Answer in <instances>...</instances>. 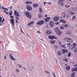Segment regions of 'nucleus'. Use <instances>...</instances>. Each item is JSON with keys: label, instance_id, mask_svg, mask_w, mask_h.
I'll list each match as a JSON object with an SVG mask.
<instances>
[{"label": "nucleus", "instance_id": "3c124183", "mask_svg": "<svg viewBox=\"0 0 77 77\" xmlns=\"http://www.w3.org/2000/svg\"><path fill=\"white\" fill-rule=\"evenodd\" d=\"M37 33H41V32L39 31H37Z\"/></svg>", "mask_w": 77, "mask_h": 77}, {"label": "nucleus", "instance_id": "864d4df0", "mask_svg": "<svg viewBox=\"0 0 77 77\" xmlns=\"http://www.w3.org/2000/svg\"><path fill=\"white\" fill-rule=\"evenodd\" d=\"M16 71L17 72H19V70H18V69H17V70H16Z\"/></svg>", "mask_w": 77, "mask_h": 77}, {"label": "nucleus", "instance_id": "e433bc0d", "mask_svg": "<svg viewBox=\"0 0 77 77\" xmlns=\"http://www.w3.org/2000/svg\"><path fill=\"white\" fill-rule=\"evenodd\" d=\"M64 27H68V25L67 24H66V25H65Z\"/></svg>", "mask_w": 77, "mask_h": 77}, {"label": "nucleus", "instance_id": "09e8293b", "mask_svg": "<svg viewBox=\"0 0 77 77\" xmlns=\"http://www.w3.org/2000/svg\"><path fill=\"white\" fill-rule=\"evenodd\" d=\"M13 8V7L12 6H11L10 7V9H12Z\"/></svg>", "mask_w": 77, "mask_h": 77}, {"label": "nucleus", "instance_id": "423d86ee", "mask_svg": "<svg viewBox=\"0 0 77 77\" xmlns=\"http://www.w3.org/2000/svg\"><path fill=\"white\" fill-rule=\"evenodd\" d=\"M67 45L69 47V49H72L73 48V45L70 43H67Z\"/></svg>", "mask_w": 77, "mask_h": 77}, {"label": "nucleus", "instance_id": "72a5a7b5", "mask_svg": "<svg viewBox=\"0 0 77 77\" xmlns=\"http://www.w3.org/2000/svg\"><path fill=\"white\" fill-rule=\"evenodd\" d=\"M71 56V53L69 52L68 54V57H69L70 56Z\"/></svg>", "mask_w": 77, "mask_h": 77}, {"label": "nucleus", "instance_id": "49530a36", "mask_svg": "<svg viewBox=\"0 0 77 77\" xmlns=\"http://www.w3.org/2000/svg\"><path fill=\"white\" fill-rule=\"evenodd\" d=\"M4 59H5V60H6V55H5L4 57Z\"/></svg>", "mask_w": 77, "mask_h": 77}, {"label": "nucleus", "instance_id": "6ab92c4d", "mask_svg": "<svg viewBox=\"0 0 77 77\" xmlns=\"http://www.w3.org/2000/svg\"><path fill=\"white\" fill-rule=\"evenodd\" d=\"M38 11H40V12L41 13H42V12H43V10H42V8H41V7L39 8Z\"/></svg>", "mask_w": 77, "mask_h": 77}, {"label": "nucleus", "instance_id": "338daca9", "mask_svg": "<svg viewBox=\"0 0 77 77\" xmlns=\"http://www.w3.org/2000/svg\"><path fill=\"white\" fill-rule=\"evenodd\" d=\"M44 5H45V2H44Z\"/></svg>", "mask_w": 77, "mask_h": 77}, {"label": "nucleus", "instance_id": "7ed1b4c3", "mask_svg": "<svg viewBox=\"0 0 77 77\" xmlns=\"http://www.w3.org/2000/svg\"><path fill=\"white\" fill-rule=\"evenodd\" d=\"M48 38L50 39H57V38L56 37V36H54L53 35L48 36Z\"/></svg>", "mask_w": 77, "mask_h": 77}, {"label": "nucleus", "instance_id": "a878e982", "mask_svg": "<svg viewBox=\"0 0 77 77\" xmlns=\"http://www.w3.org/2000/svg\"><path fill=\"white\" fill-rule=\"evenodd\" d=\"M73 49H74V48H75V47L77 45V44H76L75 43H74L73 44Z\"/></svg>", "mask_w": 77, "mask_h": 77}, {"label": "nucleus", "instance_id": "a211bd4d", "mask_svg": "<svg viewBox=\"0 0 77 77\" xmlns=\"http://www.w3.org/2000/svg\"><path fill=\"white\" fill-rule=\"evenodd\" d=\"M69 13L70 15H74V14H75L74 12L72 11H69Z\"/></svg>", "mask_w": 77, "mask_h": 77}, {"label": "nucleus", "instance_id": "f257e3e1", "mask_svg": "<svg viewBox=\"0 0 77 77\" xmlns=\"http://www.w3.org/2000/svg\"><path fill=\"white\" fill-rule=\"evenodd\" d=\"M55 32L58 35H61V33H62V32L60 31L59 30V29L58 28H56L55 29Z\"/></svg>", "mask_w": 77, "mask_h": 77}, {"label": "nucleus", "instance_id": "bb28decb", "mask_svg": "<svg viewBox=\"0 0 77 77\" xmlns=\"http://www.w3.org/2000/svg\"><path fill=\"white\" fill-rule=\"evenodd\" d=\"M61 47H62V48H66V47H65V45H61Z\"/></svg>", "mask_w": 77, "mask_h": 77}, {"label": "nucleus", "instance_id": "680f3d73", "mask_svg": "<svg viewBox=\"0 0 77 77\" xmlns=\"http://www.w3.org/2000/svg\"><path fill=\"white\" fill-rule=\"evenodd\" d=\"M21 31L24 34V33L23 32V30H22V29H21Z\"/></svg>", "mask_w": 77, "mask_h": 77}, {"label": "nucleus", "instance_id": "7c9ffc66", "mask_svg": "<svg viewBox=\"0 0 77 77\" xmlns=\"http://www.w3.org/2000/svg\"><path fill=\"white\" fill-rule=\"evenodd\" d=\"M2 9H4V10H6V11H8V9L5 8L4 7H2Z\"/></svg>", "mask_w": 77, "mask_h": 77}, {"label": "nucleus", "instance_id": "0eeeda50", "mask_svg": "<svg viewBox=\"0 0 77 77\" xmlns=\"http://www.w3.org/2000/svg\"><path fill=\"white\" fill-rule=\"evenodd\" d=\"M26 9H27L28 11H30L32 10V8L30 5H27L26 6Z\"/></svg>", "mask_w": 77, "mask_h": 77}, {"label": "nucleus", "instance_id": "5701e85b", "mask_svg": "<svg viewBox=\"0 0 77 77\" xmlns=\"http://www.w3.org/2000/svg\"><path fill=\"white\" fill-rule=\"evenodd\" d=\"M70 68H71V67L69 66H68L66 67V69L67 70H69V69H70Z\"/></svg>", "mask_w": 77, "mask_h": 77}, {"label": "nucleus", "instance_id": "6e6552de", "mask_svg": "<svg viewBox=\"0 0 77 77\" xmlns=\"http://www.w3.org/2000/svg\"><path fill=\"white\" fill-rule=\"evenodd\" d=\"M59 20V17L57 16L54 17L53 19L54 21H58Z\"/></svg>", "mask_w": 77, "mask_h": 77}, {"label": "nucleus", "instance_id": "f8f14e48", "mask_svg": "<svg viewBox=\"0 0 77 77\" xmlns=\"http://www.w3.org/2000/svg\"><path fill=\"white\" fill-rule=\"evenodd\" d=\"M50 17H47L45 19V22L46 23L47 22H48V21H49V20H50Z\"/></svg>", "mask_w": 77, "mask_h": 77}, {"label": "nucleus", "instance_id": "603ef678", "mask_svg": "<svg viewBox=\"0 0 77 77\" xmlns=\"http://www.w3.org/2000/svg\"><path fill=\"white\" fill-rule=\"evenodd\" d=\"M34 22L33 21H32L31 22H30V23L31 24H33V23Z\"/></svg>", "mask_w": 77, "mask_h": 77}, {"label": "nucleus", "instance_id": "4d7b16f0", "mask_svg": "<svg viewBox=\"0 0 77 77\" xmlns=\"http://www.w3.org/2000/svg\"><path fill=\"white\" fill-rule=\"evenodd\" d=\"M74 67H75V66H77V64H76V65H74Z\"/></svg>", "mask_w": 77, "mask_h": 77}, {"label": "nucleus", "instance_id": "9d476101", "mask_svg": "<svg viewBox=\"0 0 77 77\" xmlns=\"http://www.w3.org/2000/svg\"><path fill=\"white\" fill-rule=\"evenodd\" d=\"M49 25L51 26V27H52L54 26V23L52 21H51L49 23Z\"/></svg>", "mask_w": 77, "mask_h": 77}, {"label": "nucleus", "instance_id": "5fc2aeb1", "mask_svg": "<svg viewBox=\"0 0 77 77\" xmlns=\"http://www.w3.org/2000/svg\"><path fill=\"white\" fill-rule=\"evenodd\" d=\"M4 21H5V19H3V20H2V23H3V24H4V23H3V22H4Z\"/></svg>", "mask_w": 77, "mask_h": 77}, {"label": "nucleus", "instance_id": "dca6fc26", "mask_svg": "<svg viewBox=\"0 0 77 77\" xmlns=\"http://www.w3.org/2000/svg\"><path fill=\"white\" fill-rule=\"evenodd\" d=\"M59 23H62L65 24V23H66V21L65 20H61L59 21Z\"/></svg>", "mask_w": 77, "mask_h": 77}, {"label": "nucleus", "instance_id": "f704fd0d", "mask_svg": "<svg viewBox=\"0 0 77 77\" xmlns=\"http://www.w3.org/2000/svg\"><path fill=\"white\" fill-rule=\"evenodd\" d=\"M58 44L59 45H61L62 44V42L60 41H58Z\"/></svg>", "mask_w": 77, "mask_h": 77}, {"label": "nucleus", "instance_id": "2eb2a0df", "mask_svg": "<svg viewBox=\"0 0 77 77\" xmlns=\"http://www.w3.org/2000/svg\"><path fill=\"white\" fill-rule=\"evenodd\" d=\"M9 56L10 58H11V60H15L16 59L13 56H11V54H9Z\"/></svg>", "mask_w": 77, "mask_h": 77}, {"label": "nucleus", "instance_id": "1a4fd4ad", "mask_svg": "<svg viewBox=\"0 0 77 77\" xmlns=\"http://www.w3.org/2000/svg\"><path fill=\"white\" fill-rule=\"evenodd\" d=\"M61 52L63 54H65L66 53H67L68 52V50L65 49H62Z\"/></svg>", "mask_w": 77, "mask_h": 77}, {"label": "nucleus", "instance_id": "f03ea898", "mask_svg": "<svg viewBox=\"0 0 77 77\" xmlns=\"http://www.w3.org/2000/svg\"><path fill=\"white\" fill-rule=\"evenodd\" d=\"M25 13L26 15V17H27L28 18L30 19V18H32V14L31 13L27 12H25Z\"/></svg>", "mask_w": 77, "mask_h": 77}, {"label": "nucleus", "instance_id": "ea45409f", "mask_svg": "<svg viewBox=\"0 0 77 77\" xmlns=\"http://www.w3.org/2000/svg\"><path fill=\"white\" fill-rule=\"evenodd\" d=\"M9 14H10V15H12V13L11 11H10V12L9 13Z\"/></svg>", "mask_w": 77, "mask_h": 77}, {"label": "nucleus", "instance_id": "8fccbe9b", "mask_svg": "<svg viewBox=\"0 0 77 77\" xmlns=\"http://www.w3.org/2000/svg\"><path fill=\"white\" fill-rule=\"evenodd\" d=\"M10 18H14V16H11L10 17Z\"/></svg>", "mask_w": 77, "mask_h": 77}, {"label": "nucleus", "instance_id": "ddd939ff", "mask_svg": "<svg viewBox=\"0 0 77 77\" xmlns=\"http://www.w3.org/2000/svg\"><path fill=\"white\" fill-rule=\"evenodd\" d=\"M14 14L17 17H20V15H19V13L17 12L16 11H15Z\"/></svg>", "mask_w": 77, "mask_h": 77}, {"label": "nucleus", "instance_id": "c9c22d12", "mask_svg": "<svg viewBox=\"0 0 77 77\" xmlns=\"http://www.w3.org/2000/svg\"><path fill=\"white\" fill-rule=\"evenodd\" d=\"M46 72V73H48L49 74H50V73L49 72H48V71H47L46 70H45L44 72Z\"/></svg>", "mask_w": 77, "mask_h": 77}, {"label": "nucleus", "instance_id": "de8ad7c7", "mask_svg": "<svg viewBox=\"0 0 77 77\" xmlns=\"http://www.w3.org/2000/svg\"><path fill=\"white\" fill-rule=\"evenodd\" d=\"M53 74L54 75V77H56V75H55V73H53Z\"/></svg>", "mask_w": 77, "mask_h": 77}, {"label": "nucleus", "instance_id": "473e14b6", "mask_svg": "<svg viewBox=\"0 0 77 77\" xmlns=\"http://www.w3.org/2000/svg\"><path fill=\"white\" fill-rule=\"evenodd\" d=\"M66 33L67 34V35H70V34H71V32H70L69 31H67Z\"/></svg>", "mask_w": 77, "mask_h": 77}, {"label": "nucleus", "instance_id": "393cba45", "mask_svg": "<svg viewBox=\"0 0 77 77\" xmlns=\"http://www.w3.org/2000/svg\"><path fill=\"white\" fill-rule=\"evenodd\" d=\"M57 53L58 55H59V56H61V55H62V54L61 53V52H57Z\"/></svg>", "mask_w": 77, "mask_h": 77}, {"label": "nucleus", "instance_id": "6e6d98bb", "mask_svg": "<svg viewBox=\"0 0 77 77\" xmlns=\"http://www.w3.org/2000/svg\"><path fill=\"white\" fill-rule=\"evenodd\" d=\"M30 24H31V23H30L29 24H28L27 26H29V25H30Z\"/></svg>", "mask_w": 77, "mask_h": 77}, {"label": "nucleus", "instance_id": "37998d69", "mask_svg": "<svg viewBox=\"0 0 77 77\" xmlns=\"http://www.w3.org/2000/svg\"><path fill=\"white\" fill-rule=\"evenodd\" d=\"M25 3L26 5H28V4H29V1H26L25 2Z\"/></svg>", "mask_w": 77, "mask_h": 77}, {"label": "nucleus", "instance_id": "13d9d810", "mask_svg": "<svg viewBox=\"0 0 77 77\" xmlns=\"http://www.w3.org/2000/svg\"><path fill=\"white\" fill-rule=\"evenodd\" d=\"M16 23H18V20H16Z\"/></svg>", "mask_w": 77, "mask_h": 77}, {"label": "nucleus", "instance_id": "c03bdc74", "mask_svg": "<svg viewBox=\"0 0 77 77\" xmlns=\"http://www.w3.org/2000/svg\"><path fill=\"white\" fill-rule=\"evenodd\" d=\"M65 7L66 8H69L70 7V6H68V7L66 6V5H65Z\"/></svg>", "mask_w": 77, "mask_h": 77}, {"label": "nucleus", "instance_id": "a18cd8bd", "mask_svg": "<svg viewBox=\"0 0 77 77\" xmlns=\"http://www.w3.org/2000/svg\"><path fill=\"white\" fill-rule=\"evenodd\" d=\"M64 60L66 61V62H67L68 61V60L66 58H65L64 59Z\"/></svg>", "mask_w": 77, "mask_h": 77}, {"label": "nucleus", "instance_id": "c85d7f7f", "mask_svg": "<svg viewBox=\"0 0 77 77\" xmlns=\"http://www.w3.org/2000/svg\"><path fill=\"white\" fill-rule=\"evenodd\" d=\"M63 14V17H66V14L65 13H63L62 14Z\"/></svg>", "mask_w": 77, "mask_h": 77}, {"label": "nucleus", "instance_id": "a19ab883", "mask_svg": "<svg viewBox=\"0 0 77 77\" xmlns=\"http://www.w3.org/2000/svg\"><path fill=\"white\" fill-rule=\"evenodd\" d=\"M28 4H32V2L28 1Z\"/></svg>", "mask_w": 77, "mask_h": 77}, {"label": "nucleus", "instance_id": "b1692460", "mask_svg": "<svg viewBox=\"0 0 77 77\" xmlns=\"http://www.w3.org/2000/svg\"><path fill=\"white\" fill-rule=\"evenodd\" d=\"M75 72H73L71 74V77H75Z\"/></svg>", "mask_w": 77, "mask_h": 77}, {"label": "nucleus", "instance_id": "c756f323", "mask_svg": "<svg viewBox=\"0 0 77 77\" xmlns=\"http://www.w3.org/2000/svg\"><path fill=\"white\" fill-rule=\"evenodd\" d=\"M38 17L40 18H42V14H39L38 15Z\"/></svg>", "mask_w": 77, "mask_h": 77}, {"label": "nucleus", "instance_id": "0e129e2a", "mask_svg": "<svg viewBox=\"0 0 77 77\" xmlns=\"http://www.w3.org/2000/svg\"><path fill=\"white\" fill-rule=\"evenodd\" d=\"M45 17H47L48 16H47V15H45Z\"/></svg>", "mask_w": 77, "mask_h": 77}, {"label": "nucleus", "instance_id": "69168bd1", "mask_svg": "<svg viewBox=\"0 0 77 77\" xmlns=\"http://www.w3.org/2000/svg\"><path fill=\"white\" fill-rule=\"evenodd\" d=\"M0 23H2V20H0Z\"/></svg>", "mask_w": 77, "mask_h": 77}, {"label": "nucleus", "instance_id": "bf43d9fd", "mask_svg": "<svg viewBox=\"0 0 77 77\" xmlns=\"http://www.w3.org/2000/svg\"><path fill=\"white\" fill-rule=\"evenodd\" d=\"M2 17H0V20H2Z\"/></svg>", "mask_w": 77, "mask_h": 77}, {"label": "nucleus", "instance_id": "9b49d317", "mask_svg": "<svg viewBox=\"0 0 77 77\" xmlns=\"http://www.w3.org/2000/svg\"><path fill=\"white\" fill-rule=\"evenodd\" d=\"M67 41H68L69 42H70V43L72 42V39L70 38H67Z\"/></svg>", "mask_w": 77, "mask_h": 77}, {"label": "nucleus", "instance_id": "f3484780", "mask_svg": "<svg viewBox=\"0 0 77 77\" xmlns=\"http://www.w3.org/2000/svg\"><path fill=\"white\" fill-rule=\"evenodd\" d=\"M11 23L13 24V26H14V20L13 19H11Z\"/></svg>", "mask_w": 77, "mask_h": 77}, {"label": "nucleus", "instance_id": "20e7f679", "mask_svg": "<svg viewBox=\"0 0 77 77\" xmlns=\"http://www.w3.org/2000/svg\"><path fill=\"white\" fill-rule=\"evenodd\" d=\"M44 23V20H41L38 21V23H37V25L42 26V25Z\"/></svg>", "mask_w": 77, "mask_h": 77}, {"label": "nucleus", "instance_id": "4be33fe9", "mask_svg": "<svg viewBox=\"0 0 77 77\" xmlns=\"http://www.w3.org/2000/svg\"><path fill=\"white\" fill-rule=\"evenodd\" d=\"M72 71H77V67H75V68L72 69Z\"/></svg>", "mask_w": 77, "mask_h": 77}, {"label": "nucleus", "instance_id": "aec40b11", "mask_svg": "<svg viewBox=\"0 0 77 77\" xmlns=\"http://www.w3.org/2000/svg\"><path fill=\"white\" fill-rule=\"evenodd\" d=\"M73 52L75 53H77V47L75 48L73 50Z\"/></svg>", "mask_w": 77, "mask_h": 77}, {"label": "nucleus", "instance_id": "4468645a", "mask_svg": "<svg viewBox=\"0 0 77 77\" xmlns=\"http://www.w3.org/2000/svg\"><path fill=\"white\" fill-rule=\"evenodd\" d=\"M47 35H50L51 33H52V32L50 30H49L46 31V32Z\"/></svg>", "mask_w": 77, "mask_h": 77}, {"label": "nucleus", "instance_id": "052dcab7", "mask_svg": "<svg viewBox=\"0 0 77 77\" xmlns=\"http://www.w3.org/2000/svg\"><path fill=\"white\" fill-rule=\"evenodd\" d=\"M19 68H23V67H22V66H19Z\"/></svg>", "mask_w": 77, "mask_h": 77}, {"label": "nucleus", "instance_id": "e2e57ef3", "mask_svg": "<svg viewBox=\"0 0 77 77\" xmlns=\"http://www.w3.org/2000/svg\"><path fill=\"white\" fill-rule=\"evenodd\" d=\"M16 18L17 20H19V19H18V17H17Z\"/></svg>", "mask_w": 77, "mask_h": 77}, {"label": "nucleus", "instance_id": "4c0bfd02", "mask_svg": "<svg viewBox=\"0 0 77 77\" xmlns=\"http://www.w3.org/2000/svg\"><path fill=\"white\" fill-rule=\"evenodd\" d=\"M3 11L4 12H6V14H7V15H8V12H7L5 10H4Z\"/></svg>", "mask_w": 77, "mask_h": 77}, {"label": "nucleus", "instance_id": "79ce46f5", "mask_svg": "<svg viewBox=\"0 0 77 77\" xmlns=\"http://www.w3.org/2000/svg\"><path fill=\"white\" fill-rule=\"evenodd\" d=\"M59 24V22H56L55 23V24H56V25H58V24Z\"/></svg>", "mask_w": 77, "mask_h": 77}, {"label": "nucleus", "instance_id": "39448f33", "mask_svg": "<svg viewBox=\"0 0 77 77\" xmlns=\"http://www.w3.org/2000/svg\"><path fill=\"white\" fill-rule=\"evenodd\" d=\"M63 1H64V0H59V1H58L59 4L61 5V6H63L64 5Z\"/></svg>", "mask_w": 77, "mask_h": 77}, {"label": "nucleus", "instance_id": "412c9836", "mask_svg": "<svg viewBox=\"0 0 77 77\" xmlns=\"http://www.w3.org/2000/svg\"><path fill=\"white\" fill-rule=\"evenodd\" d=\"M33 6L34 8H36V7H38V4H33Z\"/></svg>", "mask_w": 77, "mask_h": 77}, {"label": "nucleus", "instance_id": "774afa93", "mask_svg": "<svg viewBox=\"0 0 77 77\" xmlns=\"http://www.w3.org/2000/svg\"><path fill=\"white\" fill-rule=\"evenodd\" d=\"M48 4H49V5H51V3H48Z\"/></svg>", "mask_w": 77, "mask_h": 77}, {"label": "nucleus", "instance_id": "cd10ccee", "mask_svg": "<svg viewBox=\"0 0 77 77\" xmlns=\"http://www.w3.org/2000/svg\"><path fill=\"white\" fill-rule=\"evenodd\" d=\"M56 42V41H55V40H54V41H53L52 40H51L50 41V42L51 43V44H54V42Z\"/></svg>", "mask_w": 77, "mask_h": 77}, {"label": "nucleus", "instance_id": "2f4dec72", "mask_svg": "<svg viewBox=\"0 0 77 77\" xmlns=\"http://www.w3.org/2000/svg\"><path fill=\"white\" fill-rule=\"evenodd\" d=\"M60 29H64V27L63 26H60Z\"/></svg>", "mask_w": 77, "mask_h": 77}, {"label": "nucleus", "instance_id": "58836bf2", "mask_svg": "<svg viewBox=\"0 0 77 77\" xmlns=\"http://www.w3.org/2000/svg\"><path fill=\"white\" fill-rule=\"evenodd\" d=\"M76 18V17H75V16H73L72 18V20H74V19H75Z\"/></svg>", "mask_w": 77, "mask_h": 77}]
</instances>
